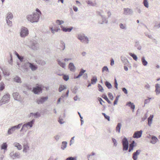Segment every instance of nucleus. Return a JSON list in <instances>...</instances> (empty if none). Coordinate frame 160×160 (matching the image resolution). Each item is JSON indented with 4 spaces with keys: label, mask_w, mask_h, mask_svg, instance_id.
<instances>
[{
    "label": "nucleus",
    "mask_w": 160,
    "mask_h": 160,
    "mask_svg": "<svg viewBox=\"0 0 160 160\" xmlns=\"http://www.w3.org/2000/svg\"><path fill=\"white\" fill-rule=\"evenodd\" d=\"M36 12L33 13L32 15H28L27 17L28 20L31 22H38L40 16L42 14L41 11L38 8L36 10Z\"/></svg>",
    "instance_id": "f257e3e1"
},
{
    "label": "nucleus",
    "mask_w": 160,
    "mask_h": 160,
    "mask_svg": "<svg viewBox=\"0 0 160 160\" xmlns=\"http://www.w3.org/2000/svg\"><path fill=\"white\" fill-rule=\"evenodd\" d=\"M78 38L81 42L87 43L88 42V39L87 37L85 36L83 34H80L78 35Z\"/></svg>",
    "instance_id": "f03ea898"
},
{
    "label": "nucleus",
    "mask_w": 160,
    "mask_h": 160,
    "mask_svg": "<svg viewBox=\"0 0 160 160\" xmlns=\"http://www.w3.org/2000/svg\"><path fill=\"white\" fill-rule=\"evenodd\" d=\"M10 99V96L8 94H6L4 95L0 101V106L8 102Z\"/></svg>",
    "instance_id": "7ed1b4c3"
},
{
    "label": "nucleus",
    "mask_w": 160,
    "mask_h": 160,
    "mask_svg": "<svg viewBox=\"0 0 160 160\" xmlns=\"http://www.w3.org/2000/svg\"><path fill=\"white\" fill-rule=\"evenodd\" d=\"M122 143L123 150H127L128 148V142L126 138H124L122 140Z\"/></svg>",
    "instance_id": "20e7f679"
},
{
    "label": "nucleus",
    "mask_w": 160,
    "mask_h": 160,
    "mask_svg": "<svg viewBox=\"0 0 160 160\" xmlns=\"http://www.w3.org/2000/svg\"><path fill=\"white\" fill-rule=\"evenodd\" d=\"M28 34V29L24 27L21 28L20 32V36L22 37H25Z\"/></svg>",
    "instance_id": "39448f33"
},
{
    "label": "nucleus",
    "mask_w": 160,
    "mask_h": 160,
    "mask_svg": "<svg viewBox=\"0 0 160 160\" xmlns=\"http://www.w3.org/2000/svg\"><path fill=\"white\" fill-rule=\"evenodd\" d=\"M34 122V120H32L31 122H28V123L24 124L21 130H22L25 128H28V127L29 128L32 127Z\"/></svg>",
    "instance_id": "423d86ee"
},
{
    "label": "nucleus",
    "mask_w": 160,
    "mask_h": 160,
    "mask_svg": "<svg viewBox=\"0 0 160 160\" xmlns=\"http://www.w3.org/2000/svg\"><path fill=\"white\" fill-rule=\"evenodd\" d=\"M142 134V130L136 131L134 133L133 138H139L141 136Z\"/></svg>",
    "instance_id": "0eeeda50"
},
{
    "label": "nucleus",
    "mask_w": 160,
    "mask_h": 160,
    "mask_svg": "<svg viewBox=\"0 0 160 160\" xmlns=\"http://www.w3.org/2000/svg\"><path fill=\"white\" fill-rule=\"evenodd\" d=\"M48 99V97H42L38 99L37 101V102L38 104H41L47 100Z\"/></svg>",
    "instance_id": "6e6552de"
},
{
    "label": "nucleus",
    "mask_w": 160,
    "mask_h": 160,
    "mask_svg": "<svg viewBox=\"0 0 160 160\" xmlns=\"http://www.w3.org/2000/svg\"><path fill=\"white\" fill-rule=\"evenodd\" d=\"M42 89L41 88L39 87H37L33 89V92L35 94H39V93L41 92Z\"/></svg>",
    "instance_id": "1a4fd4ad"
},
{
    "label": "nucleus",
    "mask_w": 160,
    "mask_h": 160,
    "mask_svg": "<svg viewBox=\"0 0 160 160\" xmlns=\"http://www.w3.org/2000/svg\"><path fill=\"white\" fill-rule=\"evenodd\" d=\"M141 151L140 150H137L136 152H134L132 155V158L134 160H137L138 158V156L139 154Z\"/></svg>",
    "instance_id": "9d476101"
},
{
    "label": "nucleus",
    "mask_w": 160,
    "mask_h": 160,
    "mask_svg": "<svg viewBox=\"0 0 160 160\" xmlns=\"http://www.w3.org/2000/svg\"><path fill=\"white\" fill-rule=\"evenodd\" d=\"M22 125V124H19L18 125L15 126L14 127H13L10 129H9L8 130V133L9 134H11V131L14 130L15 128H20L21 126Z\"/></svg>",
    "instance_id": "9b49d317"
},
{
    "label": "nucleus",
    "mask_w": 160,
    "mask_h": 160,
    "mask_svg": "<svg viewBox=\"0 0 160 160\" xmlns=\"http://www.w3.org/2000/svg\"><path fill=\"white\" fill-rule=\"evenodd\" d=\"M155 91L157 94H158L160 93V85L158 84H157L155 85Z\"/></svg>",
    "instance_id": "f8f14e48"
},
{
    "label": "nucleus",
    "mask_w": 160,
    "mask_h": 160,
    "mask_svg": "<svg viewBox=\"0 0 160 160\" xmlns=\"http://www.w3.org/2000/svg\"><path fill=\"white\" fill-rule=\"evenodd\" d=\"M126 105L130 107L131 108L132 110V111L133 112L135 108V106L133 103H132L130 102H128L127 103Z\"/></svg>",
    "instance_id": "ddd939ff"
},
{
    "label": "nucleus",
    "mask_w": 160,
    "mask_h": 160,
    "mask_svg": "<svg viewBox=\"0 0 160 160\" xmlns=\"http://www.w3.org/2000/svg\"><path fill=\"white\" fill-rule=\"evenodd\" d=\"M132 11L129 8H124V13H123L125 15L130 14L131 13Z\"/></svg>",
    "instance_id": "4468645a"
},
{
    "label": "nucleus",
    "mask_w": 160,
    "mask_h": 160,
    "mask_svg": "<svg viewBox=\"0 0 160 160\" xmlns=\"http://www.w3.org/2000/svg\"><path fill=\"white\" fill-rule=\"evenodd\" d=\"M29 65V67L31 69L32 71H34L37 68V67L36 65H35L32 63H28Z\"/></svg>",
    "instance_id": "2eb2a0df"
},
{
    "label": "nucleus",
    "mask_w": 160,
    "mask_h": 160,
    "mask_svg": "<svg viewBox=\"0 0 160 160\" xmlns=\"http://www.w3.org/2000/svg\"><path fill=\"white\" fill-rule=\"evenodd\" d=\"M13 96L14 99L16 100H18L20 97L19 94L17 92H15L13 93Z\"/></svg>",
    "instance_id": "dca6fc26"
},
{
    "label": "nucleus",
    "mask_w": 160,
    "mask_h": 160,
    "mask_svg": "<svg viewBox=\"0 0 160 160\" xmlns=\"http://www.w3.org/2000/svg\"><path fill=\"white\" fill-rule=\"evenodd\" d=\"M86 72L85 70H84L83 69H81V71L80 72H79V73L78 74V75L76 77H75L74 78H79L80 77L82 76V75L84 74V73Z\"/></svg>",
    "instance_id": "f3484780"
},
{
    "label": "nucleus",
    "mask_w": 160,
    "mask_h": 160,
    "mask_svg": "<svg viewBox=\"0 0 160 160\" xmlns=\"http://www.w3.org/2000/svg\"><path fill=\"white\" fill-rule=\"evenodd\" d=\"M158 141V138L155 136H152V138L151 142L152 144H155Z\"/></svg>",
    "instance_id": "a211bd4d"
},
{
    "label": "nucleus",
    "mask_w": 160,
    "mask_h": 160,
    "mask_svg": "<svg viewBox=\"0 0 160 160\" xmlns=\"http://www.w3.org/2000/svg\"><path fill=\"white\" fill-rule=\"evenodd\" d=\"M72 28L71 27L70 28H67L64 27H62V30L64 32H70L72 29Z\"/></svg>",
    "instance_id": "6ab92c4d"
},
{
    "label": "nucleus",
    "mask_w": 160,
    "mask_h": 160,
    "mask_svg": "<svg viewBox=\"0 0 160 160\" xmlns=\"http://www.w3.org/2000/svg\"><path fill=\"white\" fill-rule=\"evenodd\" d=\"M14 144L15 147H17L18 150H21L22 149V146L18 142H15Z\"/></svg>",
    "instance_id": "aec40b11"
},
{
    "label": "nucleus",
    "mask_w": 160,
    "mask_h": 160,
    "mask_svg": "<svg viewBox=\"0 0 160 160\" xmlns=\"http://www.w3.org/2000/svg\"><path fill=\"white\" fill-rule=\"evenodd\" d=\"M153 117V115H151L148 118V124L149 126H150L152 123Z\"/></svg>",
    "instance_id": "412c9836"
},
{
    "label": "nucleus",
    "mask_w": 160,
    "mask_h": 160,
    "mask_svg": "<svg viewBox=\"0 0 160 160\" xmlns=\"http://www.w3.org/2000/svg\"><path fill=\"white\" fill-rule=\"evenodd\" d=\"M135 143V142L134 141H133L132 143L130 144L129 145V152H130L131 151H132L133 149V148L134 147V144Z\"/></svg>",
    "instance_id": "4be33fe9"
},
{
    "label": "nucleus",
    "mask_w": 160,
    "mask_h": 160,
    "mask_svg": "<svg viewBox=\"0 0 160 160\" xmlns=\"http://www.w3.org/2000/svg\"><path fill=\"white\" fill-rule=\"evenodd\" d=\"M69 68L71 71L74 70L75 69V67L73 64L72 63H70L69 65Z\"/></svg>",
    "instance_id": "5701e85b"
},
{
    "label": "nucleus",
    "mask_w": 160,
    "mask_h": 160,
    "mask_svg": "<svg viewBox=\"0 0 160 160\" xmlns=\"http://www.w3.org/2000/svg\"><path fill=\"white\" fill-rule=\"evenodd\" d=\"M7 144L6 142H5L3 143V144L2 145L1 147V149H7Z\"/></svg>",
    "instance_id": "b1692460"
},
{
    "label": "nucleus",
    "mask_w": 160,
    "mask_h": 160,
    "mask_svg": "<svg viewBox=\"0 0 160 160\" xmlns=\"http://www.w3.org/2000/svg\"><path fill=\"white\" fill-rule=\"evenodd\" d=\"M97 81L96 77H94L92 78L91 80V82L92 84H94L96 83Z\"/></svg>",
    "instance_id": "393cba45"
},
{
    "label": "nucleus",
    "mask_w": 160,
    "mask_h": 160,
    "mask_svg": "<svg viewBox=\"0 0 160 160\" xmlns=\"http://www.w3.org/2000/svg\"><path fill=\"white\" fill-rule=\"evenodd\" d=\"M121 124L120 123H118L116 127V131L117 132H120V129Z\"/></svg>",
    "instance_id": "a878e982"
},
{
    "label": "nucleus",
    "mask_w": 160,
    "mask_h": 160,
    "mask_svg": "<svg viewBox=\"0 0 160 160\" xmlns=\"http://www.w3.org/2000/svg\"><path fill=\"white\" fill-rule=\"evenodd\" d=\"M102 97L105 99L108 103L110 104L111 103V102L109 100L106 95H102Z\"/></svg>",
    "instance_id": "bb28decb"
},
{
    "label": "nucleus",
    "mask_w": 160,
    "mask_h": 160,
    "mask_svg": "<svg viewBox=\"0 0 160 160\" xmlns=\"http://www.w3.org/2000/svg\"><path fill=\"white\" fill-rule=\"evenodd\" d=\"M13 18L12 14L11 13H8V16L7 17V19H11Z\"/></svg>",
    "instance_id": "cd10ccee"
},
{
    "label": "nucleus",
    "mask_w": 160,
    "mask_h": 160,
    "mask_svg": "<svg viewBox=\"0 0 160 160\" xmlns=\"http://www.w3.org/2000/svg\"><path fill=\"white\" fill-rule=\"evenodd\" d=\"M105 84L107 87L109 89L111 88L112 87L111 84L107 81L105 82Z\"/></svg>",
    "instance_id": "c85d7f7f"
},
{
    "label": "nucleus",
    "mask_w": 160,
    "mask_h": 160,
    "mask_svg": "<svg viewBox=\"0 0 160 160\" xmlns=\"http://www.w3.org/2000/svg\"><path fill=\"white\" fill-rule=\"evenodd\" d=\"M14 81L17 82H21V80L20 78L18 77H16L14 78Z\"/></svg>",
    "instance_id": "c756f323"
},
{
    "label": "nucleus",
    "mask_w": 160,
    "mask_h": 160,
    "mask_svg": "<svg viewBox=\"0 0 160 160\" xmlns=\"http://www.w3.org/2000/svg\"><path fill=\"white\" fill-rule=\"evenodd\" d=\"M29 147L27 145L24 146V149L23 151L24 152H26L29 150Z\"/></svg>",
    "instance_id": "7c9ffc66"
},
{
    "label": "nucleus",
    "mask_w": 160,
    "mask_h": 160,
    "mask_svg": "<svg viewBox=\"0 0 160 160\" xmlns=\"http://www.w3.org/2000/svg\"><path fill=\"white\" fill-rule=\"evenodd\" d=\"M102 114L103 115L106 119H107L108 121H110V118L109 116L106 115L105 113H102Z\"/></svg>",
    "instance_id": "2f4dec72"
},
{
    "label": "nucleus",
    "mask_w": 160,
    "mask_h": 160,
    "mask_svg": "<svg viewBox=\"0 0 160 160\" xmlns=\"http://www.w3.org/2000/svg\"><path fill=\"white\" fill-rule=\"evenodd\" d=\"M66 88V87L62 85H60L59 88V92H61L62 90Z\"/></svg>",
    "instance_id": "473e14b6"
},
{
    "label": "nucleus",
    "mask_w": 160,
    "mask_h": 160,
    "mask_svg": "<svg viewBox=\"0 0 160 160\" xmlns=\"http://www.w3.org/2000/svg\"><path fill=\"white\" fill-rule=\"evenodd\" d=\"M67 142H62V148L64 149L67 147Z\"/></svg>",
    "instance_id": "72a5a7b5"
},
{
    "label": "nucleus",
    "mask_w": 160,
    "mask_h": 160,
    "mask_svg": "<svg viewBox=\"0 0 160 160\" xmlns=\"http://www.w3.org/2000/svg\"><path fill=\"white\" fill-rule=\"evenodd\" d=\"M4 84L2 82L0 83V91H2L4 88Z\"/></svg>",
    "instance_id": "f704fd0d"
},
{
    "label": "nucleus",
    "mask_w": 160,
    "mask_h": 160,
    "mask_svg": "<svg viewBox=\"0 0 160 160\" xmlns=\"http://www.w3.org/2000/svg\"><path fill=\"white\" fill-rule=\"evenodd\" d=\"M143 3L144 6L146 8H148V2L147 0H144L143 2Z\"/></svg>",
    "instance_id": "c9c22d12"
},
{
    "label": "nucleus",
    "mask_w": 160,
    "mask_h": 160,
    "mask_svg": "<svg viewBox=\"0 0 160 160\" xmlns=\"http://www.w3.org/2000/svg\"><path fill=\"white\" fill-rule=\"evenodd\" d=\"M142 64L144 66H146L147 64V62L145 60L144 58H142Z\"/></svg>",
    "instance_id": "e433bc0d"
},
{
    "label": "nucleus",
    "mask_w": 160,
    "mask_h": 160,
    "mask_svg": "<svg viewBox=\"0 0 160 160\" xmlns=\"http://www.w3.org/2000/svg\"><path fill=\"white\" fill-rule=\"evenodd\" d=\"M98 90L99 91L101 92H103V91L104 90L103 88L100 84H98Z\"/></svg>",
    "instance_id": "4c0bfd02"
},
{
    "label": "nucleus",
    "mask_w": 160,
    "mask_h": 160,
    "mask_svg": "<svg viewBox=\"0 0 160 160\" xmlns=\"http://www.w3.org/2000/svg\"><path fill=\"white\" fill-rule=\"evenodd\" d=\"M64 22L62 20H57L56 21V23L58 25H60L63 23Z\"/></svg>",
    "instance_id": "58836bf2"
},
{
    "label": "nucleus",
    "mask_w": 160,
    "mask_h": 160,
    "mask_svg": "<svg viewBox=\"0 0 160 160\" xmlns=\"http://www.w3.org/2000/svg\"><path fill=\"white\" fill-rule=\"evenodd\" d=\"M130 55L131 57H132L133 58L134 60H135L136 61L137 60V57L135 55L132 54V53H130Z\"/></svg>",
    "instance_id": "ea45409f"
},
{
    "label": "nucleus",
    "mask_w": 160,
    "mask_h": 160,
    "mask_svg": "<svg viewBox=\"0 0 160 160\" xmlns=\"http://www.w3.org/2000/svg\"><path fill=\"white\" fill-rule=\"evenodd\" d=\"M58 64L63 68H64L65 67V64L64 63L61 62L60 61H58Z\"/></svg>",
    "instance_id": "a19ab883"
},
{
    "label": "nucleus",
    "mask_w": 160,
    "mask_h": 160,
    "mask_svg": "<svg viewBox=\"0 0 160 160\" xmlns=\"http://www.w3.org/2000/svg\"><path fill=\"white\" fill-rule=\"evenodd\" d=\"M87 3L90 5L92 6H94L96 4V3H93L92 2L90 1H87Z\"/></svg>",
    "instance_id": "79ce46f5"
},
{
    "label": "nucleus",
    "mask_w": 160,
    "mask_h": 160,
    "mask_svg": "<svg viewBox=\"0 0 160 160\" xmlns=\"http://www.w3.org/2000/svg\"><path fill=\"white\" fill-rule=\"evenodd\" d=\"M108 95L109 98L111 100H113V97L112 96V94L111 93H109L108 94Z\"/></svg>",
    "instance_id": "37998d69"
},
{
    "label": "nucleus",
    "mask_w": 160,
    "mask_h": 160,
    "mask_svg": "<svg viewBox=\"0 0 160 160\" xmlns=\"http://www.w3.org/2000/svg\"><path fill=\"white\" fill-rule=\"evenodd\" d=\"M66 160H76V157H70L67 158Z\"/></svg>",
    "instance_id": "c03bdc74"
},
{
    "label": "nucleus",
    "mask_w": 160,
    "mask_h": 160,
    "mask_svg": "<svg viewBox=\"0 0 160 160\" xmlns=\"http://www.w3.org/2000/svg\"><path fill=\"white\" fill-rule=\"evenodd\" d=\"M88 157V160H94V157L92 155H89Z\"/></svg>",
    "instance_id": "a18cd8bd"
},
{
    "label": "nucleus",
    "mask_w": 160,
    "mask_h": 160,
    "mask_svg": "<svg viewBox=\"0 0 160 160\" xmlns=\"http://www.w3.org/2000/svg\"><path fill=\"white\" fill-rule=\"evenodd\" d=\"M33 115L35 118H38L40 116V115L38 112H37L33 114Z\"/></svg>",
    "instance_id": "49530a36"
},
{
    "label": "nucleus",
    "mask_w": 160,
    "mask_h": 160,
    "mask_svg": "<svg viewBox=\"0 0 160 160\" xmlns=\"http://www.w3.org/2000/svg\"><path fill=\"white\" fill-rule=\"evenodd\" d=\"M118 96L116 97V98H115V100L114 102V105H115L116 104H117L118 101Z\"/></svg>",
    "instance_id": "de8ad7c7"
},
{
    "label": "nucleus",
    "mask_w": 160,
    "mask_h": 160,
    "mask_svg": "<svg viewBox=\"0 0 160 160\" xmlns=\"http://www.w3.org/2000/svg\"><path fill=\"white\" fill-rule=\"evenodd\" d=\"M108 68L106 66H104L103 67L102 69V71L103 72L104 71H108Z\"/></svg>",
    "instance_id": "09e8293b"
},
{
    "label": "nucleus",
    "mask_w": 160,
    "mask_h": 160,
    "mask_svg": "<svg viewBox=\"0 0 160 160\" xmlns=\"http://www.w3.org/2000/svg\"><path fill=\"white\" fill-rule=\"evenodd\" d=\"M63 78L65 80L67 81L69 79V77L68 76L64 75Z\"/></svg>",
    "instance_id": "8fccbe9b"
},
{
    "label": "nucleus",
    "mask_w": 160,
    "mask_h": 160,
    "mask_svg": "<svg viewBox=\"0 0 160 160\" xmlns=\"http://www.w3.org/2000/svg\"><path fill=\"white\" fill-rule=\"evenodd\" d=\"M7 21L8 24L9 25L11 26L12 25V22L11 21L8 19H7Z\"/></svg>",
    "instance_id": "3c124183"
},
{
    "label": "nucleus",
    "mask_w": 160,
    "mask_h": 160,
    "mask_svg": "<svg viewBox=\"0 0 160 160\" xmlns=\"http://www.w3.org/2000/svg\"><path fill=\"white\" fill-rule=\"evenodd\" d=\"M98 100L99 101L100 103V104L102 105V102H104L103 101V100L101 98H99L98 99Z\"/></svg>",
    "instance_id": "603ef678"
},
{
    "label": "nucleus",
    "mask_w": 160,
    "mask_h": 160,
    "mask_svg": "<svg viewBox=\"0 0 160 160\" xmlns=\"http://www.w3.org/2000/svg\"><path fill=\"white\" fill-rule=\"evenodd\" d=\"M3 73L4 75L8 76L9 75V73L8 72H7L6 71H3Z\"/></svg>",
    "instance_id": "864d4df0"
},
{
    "label": "nucleus",
    "mask_w": 160,
    "mask_h": 160,
    "mask_svg": "<svg viewBox=\"0 0 160 160\" xmlns=\"http://www.w3.org/2000/svg\"><path fill=\"white\" fill-rule=\"evenodd\" d=\"M59 29H59H56L53 30V29H52V28H51V30L52 32L53 33H54L55 32H58Z\"/></svg>",
    "instance_id": "5fc2aeb1"
},
{
    "label": "nucleus",
    "mask_w": 160,
    "mask_h": 160,
    "mask_svg": "<svg viewBox=\"0 0 160 160\" xmlns=\"http://www.w3.org/2000/svg\"><path fill=\"white\" fill-rule=\"evenodd\" d=\"M120 28L122 29H124L125 28V27L124 25L122 23H121L120 25Z\"/></svg>",
    "instance_id": "6e6d98bb"
},
{
    "label": "nucleus",
    "mask_w": 160,
    "mask_h": 160,
    "mask_svg": "<svg viewBox=\"0 0 160 160\" xmlns=\"http://www.w3.org/2000/svg\"><path fill=\"white\" fill-rule=\"evenodd\" d=\"M122 91L126 94H127L128 92L126 89L125 88H123L122 89Z\"/></svg>",
    "instance_id": "4d7b16f0"
},
{
    "label": "nucleus",
    "mask_w": 160,
    "mask_h": 160,
    "mask_svg": "<svg viewBox=\"0 0 160 160\" xmlns=\"http://www.w3.org/2000/svg\"><path fill=\"white\" fill-rule=\"evenodd\" d=\"M112 142L114 143V144L115 146H116L117 145V141L114 138H112Z\"/></svg>",
    "instance_id": "13d9d810"
},
{
    "label": "nucleus",
    "mask_w": 160,
    "mask_h": 160,
    "mask_svg": "<svg viewBox=\"0 0 160 160\" xmlns=\"http://www.w3.org/2000/svg\"><path fill=\"white\" fill-rule=\"evenodd\" d=\"M115 87L116 88H118V83L117 82V81L116 79L115 80Z\"/></svg>",
    "instance_id": "bf43d9fd"
},
{
    "label": "nucleus",
    "mask_w": 160,
    "mask_h": 160,
    "mask_svg": "<svg viewBox=\"0 0 160 160\" xmlns=\"http://www.w3.org/2000/svg\"><path fill=\"white\" fill-rule=\"evenodd\" d=\"M111 62L110 63V64L111 66H112L114 64V61L112 59H111Z\"/></svg>",
    "instance_id": "052dcab7"
},
{
    "label": "nucleus",
    "mask_w": 160,
    "mask_h": 160,
    "mask_svg": "<svg viewBox=\"0 0 160 160\" xmlns=\"http://www.w3.org/2000/svg\"><path fill=\"white\" fill-rule=\"evenodd\" d=\"M73 10L75 12H77L78 11V8L77 7L75 6H73Z\"/></svg>",
    "instance_id": "680f3d73"
},
{
    "label": "nucleus",
    "mask_w": 160,
    "mask_h": 160,
    "mask_svg": "<svg viewBox=\"0 0 160 160\" xmlns=\"http://www.w3.org/2000/svg\"><path fill=\"white\" fill-rule=\"evenodd\" d=\"M145 88H146V89H148L149 88H150V86L148 84H147L145 86Z\"/></svg>",
    "instance_id": "e2e57ef3"
},
{
    "label": "nucleus",
    "mask_w": 160,
    "mask_h": 160,
    "mask_svg": "<svg viewBox=\"0 0 160 160\" xmlns=\"http://www.w3.org/2000/svg\"><path fill=\"white\" fill-rule=\"evenodd\" d=\"M18 58L21 61H22L23 60V57H21L19 56L18 57Z\"/></svg>",
    "instance_id": "0e129e2a"
},
{
    "label": "nucleus",
    "mask_w": 160,
    "mask_h": 160,
    "mask_svg": "<svg viewBox=\"0 0 160 160\" xmlns=\"http://www.w3.org/2000/svg\"><path fill=\"white\" fill-rule=\"evenodd\" d=\"M14 157L18 158L19 157V154L18 153H15V154H14Z\"/></svg>",
    "instance_id": "69168bd1"
},
{
    "label": "nucleus",
    "mask_w": 160,
    "mask_h": 160,
    "mask_svg": "<svg viewBox=\"0 0 160 160\" xmlns=\"http://www.w3.org/2000/svg\"><path fill=\"white\" fill-rule=\"evenodd\" d=\"M124 69L126 71H128V67H126V66H124Z\"/></svg>",
    "instance_id": "338daca9"
},
{
    "label": "nucleus",
    "mask_w": 160,
    "mask_h": 160,
    "mask_svg": "<svg viewBox=\"0 0 160 160\" xmlns=\"http://www.w3.org/2000/svg\"><path fill=\"white\" fill-rule=\"evenodd\" d=\"M62 45H63V47L62 48V50H64L65 48V44L63 43H62Z\"/></svg>",
    "instance_id": "774afa93"
}]
</instances>
